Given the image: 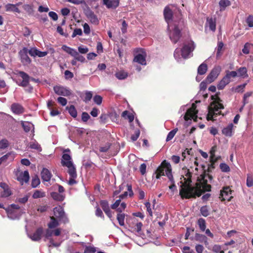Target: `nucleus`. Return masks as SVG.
Masks as SVG:
<instances>
[{
	"mask_svg": "<svg viewBox=\"0 0 253 253\" xmlns=\"http://www.w3.org/2000/svg\"><path fill=\"white\" fill-rule=\"evenodd\" d=\"M207 65L204 63L201 64L198 68V74L199 75H204L207 71Z\"/></svg>",
	"mask_w": 253,
	"mask_h": 253,
	"instance_id": "33",
	"label": "nucleus"
},
{
	"mask_svg": "<svg viewBox=\"0 0 253 253\" xmlns=\"http://www.w3.org/2000/svg\"><path fill=\"white\" fill-rule=\"evenodd\" d=\"M59 223L58 221L54 217H51V221L48 224L49 228L52 229L58 226Z\"/></svg>",
	"mask_w": 253,
	"mask_h": 253,
	"instance_id": "43",
	"label": "nucleus"
},
{
	"mask_svg": "<svg viewBox=\"0 0 253 253\" xmlns=\"http://www.w3.org/2000/svg\"><path fill=\"white\" fill-rule=\"evenodd\" d=\"M96 249L94 247H86L84 251V253H95Z\"/></svg>",
	"mask_w": 253,
	"mask_h": 253,
	"instance_id": "60",
	"label": "nucleus"
},
{
	"mask_svg": "<svg viewBox=\"0 0 253 253\" xmlns=\"http://www.w3.org/2000/svg\"><path fill=\"white\" fill-rule=\"evenodd\" d=\"M116 77L120 80L126 79L128 76V73L125 71H119L116 73Z\"/></svg>",
	"mask_w": 253,
	"mask_h": 253,
	"instance_id": "32",
	"label": "nucleus"
},
{
	"mask_svg": "<svg viewBox=\"0 0 253 253\" xmlns=\"http://www.w3.org/2000/svg\"><path fill=\"white\" fill-rule=\"evenodd\" d=\"M206 26H208L212 32H214L216 29V22L215 19L212 18H208Z\"/></svg>",
	"mask_w": 253,
	"mask_h": 253,
	"instance_id": "24",
	"label": "nucleus"
},
{
	"mask_svg": "<svg viewBox=\"0 0 253 253\" xmlns=\"http://www.w3.org/2000/svg\"><path fill=\"white\" fill-rule=\"evenodd\" d=\"M195 48L194 43L190 41L183 44L182 48L175 49L174 52V57L178 62H182V58L186 59L193 56L192 52Z\"/></svg>",
	"mask_w": 253,
	"mask_h": 253,
	"instance_id": "3",
	"label": "nucleus"
},
{
	"mask_svg": "<svg viewBox=\"0 0 253 253\" xmlns=\"http://www.w3.org/2000/svg\"><path fill=\"white\" fill-rule=\"evenodd\" d=\"M53 212L54 216L62 220L64 222L67 221V218L65 216L63 209L61 206H58L54 208Z\"/></svg>",
	"mask_w": 253,
	"mask_h": 253,
	"instance_id": "11",
	"label": "nucleus"
},
{
	"mask_svg": "<svg viewBox=\"0 0 253 253\" xmlns=\"http://www.w3.org/2000/svg\"><path fill=\"white\" fill-rule=\"evenodd\" d=\"M157 171H160V174L167 176L168 178L169 175H172L171 165L166 161L162 163L161 166L157 168Z\"/></svg>",
	"mask_w": 253,
	"mask_h": 253,
	"instance_id": "8",
	"label": "nucleus"
},
{
	"mask_svg": "<svg viewBox=\"0 0 253 253\" xmlns=\"http://www.w3.org/2000/svg\"><path fill=\"white\" fill-rule=\"evenodd\" d=\"M111 144L110 143H106L104 146L100 147L99 150L101 152H107L110 148Z\"/></svg>",
	"mask_w": 253,
	"mask_h": 253,
	"instance_id": "59",
	"label": "nucleus"
},
{
	"mask_svg": "<svg viewBox=\"0 0 253 253\" xmlns=\"http://www.w3.org/2000/svg\"><path fill=\"white\" fill-rule=\"evenodd\" d=\"M51 197L55 200L62 201L64 199V196L62 194L58 193L56 192L51 193Z\"/></svg>",
	"mask_w": 253,
	"mask_h": 253,
	"instance_id": "34",
	"label": "nucleus"
},
{
	"mask_svg": "<svg viewBox=\"0 0 253 253\" xmlns=\"http://www.w3.org/2000/svg\"><path fill=\"white\" fill-rule=\"evenodd\" d=\"M146 53L142 48H137L135 50L133 61L142 65H146Z\"/></svg>",
	"mask_w": 253,
	"mask_h": 253,
	"instance_id": "7",
	"label": "nucleus"
},
{
	"mask_svg": "<svg viewBox=\"0 0 253 253\" xmlns=\"http://www.w3.org/2000/svg\"><path fill=\"white\" fill-rule=\"evenodd\" d=\"M85 14L91 23L94 25H98L99 24V20L93 11L88 9L85 12Z\"/></svg>",
	"mask_w": 253,
	"mask_h": 253,
	"instance_id": "18",
	"label": "nucleus"
},
{
	"mask_svg": "<svg viewBox=\"0 0 253 253\" xmlns=\"http://www.w3.org/2000/svg\"><path fill=\"white\" fill-rule=\"evenodd\" d=\"M100 205L104 211L105 212L110 210L108 202L105 200L100 201Z\"/></svg>",
	"mask_w": 253,
	"mask_h": 253,
	"instance_id": "45",
	"label": "nucleus"
},
{
	"mask_svg": "<svg viewBox=\"0 0 253 253\" xmlns=\"http://www.w3.org/2000/svg\"><path fill=\"white\" fill-rule=\"evenodd\" d=\"M219 167L222 172H227L230 170L229 167L225 163H221Z\"/></svg>",
	"mask_w": 253,
	"mask_h": 253,
	"instance_id": "53",
	"label": "nucleus"
},
{
	"mask_svg": "<svg viewBox=\"0 0 253 253\" xmlns=\"http://www.w3.org/2000/svg\"><path fill=\"white\" fill-rule=\"evenodd\" d=\"M6 211L8 218L11 220L18 219L21 215L19 213L11 209H6Z\"/></svg>",
	"mask_w": 253,
	"mask_h": 253,
	"instance_id": "23",
	"label": "nucleus"
},
{
	"mask_svg": "<svg viewBox=\"0 0 253 253\" xmlns=\"http://www.w3.org/2000/svg\"><path fill=\"white\" fill-rule=\"evenodd\" d=\"M221 71L219 66L214 67L206 78V82L209 84L213 82L218 76Z\"/></svg>",
	"mask_w": 253,
	"mask_h": 253,
	"instance_id": "10",
	"label": "nucleus"
},
{
	"mask_svg": "<svg viewBox=\"0 0 253 253\" xmlns=\"http://www.w3.org/2000/svg\"><path fill=\"white\" fill-rule=\"evenodd\" d=\"M40 184V180L37 175L34 176L32 180L31 186L33 188H36Z\"/></svg>",
	"mask_w": 253,
	"mask_h": 253,
	"instance_id": "44",
	"label": "nucleus"
},
{
	"mask_svg": "<svg viewBox=\"0 0 253 253\" xmlns=\"http://www.w3.org/2000/svg\"><path fill=\"white\" fill-rule=\"evenodd\" d=\"M198 224L201 231H204L206 230V221L204 218H199L198 220Z\"/></svg>",
	"mask_w": 253,
	"mask_h": 253,
	"instance_id": "41",
	"label": "nucleus"
},
{
	"mask_svg": "<svg viewBox=\"0 0 253 253\" xmlns=\"http://www.w3.org/2000/svg\"><path fill=\"white\" fill-rule=\"evenodd\" d=\"M223 47V43L222 42H218L217 46L216 48V56L217 57H219L221 55L220 51Z\"/></svg>",
	"mask_w": 253,
	"mask_h": 253,
	"instance_id": "54",
	"label": "nucleus"
},
{
	"mask_svg": "<svg viewBox=\"0 0 253 253\" xmlns=\"http://www.w3.org/2000/svg\"><path fill=\"white\" fill-rule=\"evenodd\" d=\"M193 165L194 166H191L189 169L185 166L183 167L182 169L184 175H182L180 178V182L182 184L179 191V195L183 199L195 198L196 196L200 197L202 193L210 191L211 189V185L207 183L204 177H202L201 179L198 177L199 181L196 183V186H192L191 184L192 173L198 174V163L196 159L194 162Z\"/></svg>",
	"mask_w": 253,
	"mask_h": 253,
	"instance_id": "1",
	"label": "nucleus"
},
{
	"mask_svg": "<svg viewBox=\"0 0 253 253\" xmlns=\"http://www.w3.org/2000/svg\"><path fill=\"white\" fill-rule=\"evenodd\" d=\"M103 3L107 8L115 9L118 6L119 0H103Z\"/></svg>",
	"mask_w": 253,
	"mask_h": 253,
	"instance_id": "22",
	"label": "nucleus"
},
{
	"mask_svg": "<svg viewBox=\"0 0 253 253\" xmlns=\"http://www.w3.org/2000/svg\"><path fill=\"white\" fill-rule=\"evenodd\" d=\"M20 4V3L16 4L8 3L5 5V10L6 11H11L17 13H20V11L17 7V6Z\"/></svg>",
	"mask_w": 253,
	"mask_h": 253,
	"instance_id": "26",
	"label": "nucleus"
},
{
	"mask_svg": "<svg viewBox=\"0 0 253 253\" xmlns=\"http://www.w3.org/2000/svg\"><path fill=\"white\" fill-rule=\"evenodd\" d=\"M29 174L27 170L21 172L17 177V179L22 184L23 182L27 183L29 180Z\"/></svg>",
	"mask_w": 253,
	"mask_h": 253,
	"instance_id": "20",
	"label": "nucleus"
},
{
	"mask_svg": "<svg viewBox=\"0 0 253 253\" xmlns=\"http://www.w3.org/2000/svg\"><path fill=\"white\" fill-rule=\"evenodd\" d=\"M11 109L12 112L16 114H22L24 111L22 106L18 103L13 104L11 105Z\"/></svg>",
	"mask_w": 253,
	"mask_h": 253,
	"instance_id": "25",
	"label": "nucleus"
},
{
	"mask_svg": "<svg viewBox=\"0 0 253 253\" xmlns=\"http://www.w3.org/2000/svg\"><path fill=\"white\" fill-rule=\"evenodd\" d=\"M122 116L125 119H127L129 122H132L134 120V116L127 111H125L122 113Z\"/></svg>",
	"mask_w": 253,
	"mask_h": 253,
	"instance_id": "38",
	"label": "nucleus"
},
{
	"mask_svg": "<svg viewBox=\"0 0 253 253\" xmlns=\"http://www.w3.org/2000/svg\"><path fill=\"white\" fill-rule=\"evenodd\" d=\"M200 212L201 214L205 217L208 216L210 214L208 208L206 206H203L201 208Z\"/></svg>",
	"mask_w": 253,
	"mask_h": 253,
	"instance_id": "48",
	"label": "nucleus"
},
{
	"mask_svg": "<svg viewBox=\"0 0 253 253\" xmlns=\"http://www.w3.org/2000/svg\"><path fill=\"white\" fill-rule=\"evenodd\" d=\"M169 181L170 182V185L169 186V189L171 191H174L176 188V185L175 184V181H174V179L173 178V175H169Z\"/></svg>",
	"mask_w": 253,
	"mask_h": 253,
	"instance_id": "42",
	"label": "nucleus"
},
{
	"mask_svg": "<svg viewBox=\"0 0 253 253\" xmlns=\"http://www.w3.org/2000/svg\"><path fill=\"white\" fill-rule=\"evenodd\" d=\"M234 132V125L232 123L223 127L222 130V134L227 137H231L233 135Z\"/></svg>",
	"mask_w": 253,
	"mask_h": 253,
	"instance_id": "19",
	"label": "nucleus"
},
{
	"mask_svg": "<svg viewBox=\"0 0 253 253\" xmlns=\"http://www.w3.org/2000/svg\"><path fill=\"white\" fill-rule=\"evenodd\" d=\"M67 109L70 115L73 118H75L77 116V112L74 105H71L69 107H67Z\"/></svg>",
	"mask_w": 253,
	"mask_h": 253,
	"instance_id": "37",
	"label": "nucleus"
},
{
	"mask_svg": "<svg viewBox=\"0 0 253 253\" xmlns=\"http://www.w3.org/2000/svg\"><path fill=\"white\" fill-rule=\"evenodd\" d=\"M247 84H240L238 85L235 87H233L232 88V90H234L236 92H242L244 91V89L246 85Z\"/></svg>",
	"mask_w": 253,
	"mask_h": 253,
	"instance_id": "47",
	"label": "nucleus"
},
{
	"mask_svg": "<svg viewBox=\"0 0 253 253\" xmlns=\"http://www.w3.org/2000/svg\"><path fill=\"white\" fill-rule=\"evenodd\" d=\"M237 72L236 71H226V74L225 75V77H227L228 79H229L231 80V78H235L237 77Z\"/></svg>",
	"mask_w": 253,
	"mask_h": 253,
	"instance_id": "50",
	"label": "nucleus"
},
{
	"mask_svg": "<svg viewBox=\"0 0 253 253\" xmlns=\"http://www.w3.org/2000/svg\"><path fill=\"white\" fill-rule=\"evenodd\" d=\"M230 81L231 80L228 79L227 77L224 76L217 85V88L219 90L223 89Z\"/></svg>",
	"mask_w": 253,
	"mask_h": 253,
	"instance_id": "28",
	"label": "nucleus"
},
{
	"mask_svg": "<svg viewBox=\"0 0 253 253\" xmlns=\"http://www.w3.org/2000/svg\"><path fill=\"white\" fill-rule=\"evenodd\" d=\"M9 146L8 141L6 139H2L0 141V149H4Z\"/></svg>",
	"mask_w": 253,
	"mask_h": 253,
	"instance_id": "57",
	"label": "nucleus"
},
{
	"mask_svg": "<svg viewBox=\"0 0 253 253\" xmlns=\"http://www.w3.org/2000/svg\"><path fill=\"white\" fill-rule=\"evenodd\" d=\"M177 130H178L177 128H175V129L172 130L171 131H170V132H169L167 135V137L166 138V141H169L170 140H171L173 138L174 135H175Z\"/></svg>",
	"mask_w": 253,
	"mask_h": 253,
	"instance_id": "46",
	"label": "nucleus"
},
{
	"mask_svg": "<svg viewBox=\"0 0 253 253\" xmlns=\"http://www.w3.org/2000/svg\"><path fill=\"white\" fill-rule=\"evenodd\" d=\"M66 152H70V150L67 149L64 151V153L62 155V159L61 162L62 166L68 168V172L70 177H77V174L76 170L75 167L72 161V158L70 154L65 153Z\"/></svg>",
	"mask_w": 253,
	"mask_h": 253,
	"instance_id": "4",
	"label": "nucleus"
},
{
	"mask_svg": "<svg viewBox=\"0 0 253 253\" xmlns=\"http://www.w3.org/2000/svg\"><path fill=\"white\" fill-rule=\"evenodd\" d=\"M253 46L252 44L249 43H246L242 49V52L246 54H249L250 53V50L251 47Z\"/></svg>",
	"mask_w": 253,
	"mask_h": 253,
	"instance_id": "51",
	"label": "nucleus"
},
{
	"mask_svg": "<svg viewBox=\"0 0 253 253\" xmlns=\"http://www.w3.org/2000/svg\"><path fill=\"white\" fill-rule=\"evenodd\" d=\"M46 196L45 192L42 189L36 190L34 191L32 195L33 199H38L44 198Z\"/></svg>",
	"mask_w": 253,
	"mask_h": 253,
	"instance_id": "30",
	"label": "nucleus"
},
{
	"mask_svg": "<svg viewBox=\"0 0 253 253\" xmlns=\"http://www.w3.org/2000/svg\"><path fill=\"white\" fill-rule=\"evenodd\" d=\"M212 251L216 253H224V252L221 250V246L219 245H215L212 247Z\"/></svg>",
	"mask_w": 253,
	"mask_h": 253,
	"instance_id": "55",
	"label": "nucleus"
},
{
	"mask_svg": "<svg viewBox=\"0 0 253 253\" xmlns=\"http://www.w3.org/2000/svg\"><path fill=\"white\" fill-rule=\"evenodd\" d=\"M41 176L43 181L49 182L51 179L52 174L48 169L43 168L41 171Z\"/></svg>",
	"mask_w": 253,
	"mask_h": 253,
	"instance_id": "21",
	"label": "nucleus"
},
{
	"mask_svg": "<svg viewBox=\"0 0 253 253\" xmlns=\"http://www.w3.org/2000/svg\"><path fill=\"white\" fill-rule=\"evenodd\" d=\"M53 90L58 95L68 96L71 94V90L67 87L56 85L53 87Z\"/></svg>",
	"mask_w": 253,
	"mask_h": 253,
	"instance_id": "12",
	"label": "nucleus"
},
{
	"mask_svg": "<svg viewBox=\"0 0 253 253\" xmlns=\"http://www.w3.org/2000/svg\"><path fill=\"white\" fill-rule=\"evenodd\" d=\"M247 70L245 67H241L237 71V76L245 78L248 76Z\"/></svg>",
	"mask_w": 253,
	"mask_h": 253,
	"instance_id": "39",
	"label": "nucleus"
},
{
	"mask_svg": "<svg viewBox=\"0 0 253 253\" xmlns=\"http://www.w3.org/2000/svg\"><path fill=\"white\" fill-rule=\"evenodd\" d=\"M92 97V93L91 91H87L85 93V97H84V101L85 102H87L91 100Z\"/></svg>",
	"mask_w": 253,
	"mask_h": 253,
	"instance_id": "58",
	"label": "nucleus"
},
{
	"mask_svg": "<svg viewBox=\"0 0 253 253\" xmlns=\"http://www.w3.org/2000/svg\"><path fill=\"white\" fill-rule=\"evenodd\" d=\"M52 235H53V230H51L50 228L46 229L44 235V240L45 241L46 240H49L48 244L49 247L51 246L59 247L60 244L54 242L53 240L51 238Z\"/></svg>",
	"mask_w": 253,
	"mask_h": 253,
	"instance_id": "13",
	"label": "nucleus"
},
{
	"mask_svg": "<svg viewBox=\"0 0 253 253\" xmlns=\"http://www.w3.org/2000/svg\"><path fill=\"white\" fill-rule=\"evenodd\" d=\"M57 101L59 104H60L63 106H65L67 103V99L62 97H59L57 98Z\"/></svg>",
	"mask_w": 253,
	"mask_h": 253,
	"instance_id": "63",
	"label": "nucleus"
},
{
	"mask_svg": "<svg viewBox=\"0 0 253 253\" xmlns=\"http://www.w3.org/2000/svg\"><path fill=\"white\" fill-rule=\"evenodd\" d=\"M21 62L24 64H30L31 60L28 55V49L24 47L22 50H20L19 52Z\"/></svg>",
	"mask_w": 253,
	"mask_h": 253,
	"instance_id": "15",
	"label": "nucleus"
},
{
	"mask_svg": "<svg viewBox=\"0 0 253 253\" xmlns=\"http://www.w3.org/2000/svg\"><path fill=\"white\" fill-rule=\"evenodd\" d=\"M125 214L124 213H119L117 214V219L120 226L125 225Z\"/></svg>",
	"mask_w": 253,
	"mask_h": 253,
	"instance_id": "40",
	"label": "nucleus"
},
{
	"mask_svg": "<svg viewBox=\"0 0 253 253\" xmlns=\"http://www.w3.org/2000/svg\"><path fill=\"white\" fill-rule=\"evenodd\" d=\"M83 34V32L81 29L77 28L75 29L72 34V37L74 38L76 36H82Z\"/></svg>",
	"mask_w": 253,
	"mask_h": 253,
	"instance_id": "62",
	"label": "nucleus"
},
{
	"mask_svg": "<svg viewBox=\"0 0 253 253\" xmlns=\"http://www.w3.org/2000/svg\"><path fill=\"white\" fill-rule=\"evenodd\" d=\"M197 106L195 103H193L191 107L187 108V105L182 106L179 110V113H182L186 110V112L184 115V119L186 121H191L196 122L197 119V113L198 111L196 109Z\"/></svg>",
	"mask_w": 253,
	"mask_h": 253,
	"instance_id": "6",
	"label": "nucleus"
},
{
	"mask_svg": "<svg viewBox=\"0 0 253 253\" xmlns=\"http://www.w3.org/2000/svg\"><path fill=\"white\" fill-rule=\"evenodd\" d=\"M62 48L63 50H64L65 51L67 52L68 53L70 54L72 56H74V55H77V50L72 48L70 47H68L65 45H64L62 46Z\"/></svg>",
	"mask_w": 253,
	"mask_h": 253,
	"instance_id": "35",
	"label": "nucleus"
},
{
	"mask_svg": "<svg viewBox=\"0 0 253 253\" xmlns=\"http://www.w3.org/2000/svg\"><path fill=\"white\" fill-rule=\"evenodd\" d=\"M246 22L249 27L253 28V16L250 15L247 18Z\"/></svg>",
	"mask_w": 253,
	"mask_h": 253,
	"instance_id": "64",
	"label": "nucleus"
},
{
	"mask_svg": "<svg viewBox=\"0 0 253 253\" xmlns=\"http://www.w3.org/2000/svg\"><path fill=\"white\" fill-rule=\"evenodd\" d=\"M164 15L166 21L168 24V32L169 37L172 42L176 43L181 37L180 28L183 24V20L180 19L178 21H173L172 12L168 6H166L164 10Z\"/></svg>",
	"mask_w": 253,
	"mask_h": 253,
	"instance_id": "2",
	"label": "nucleus"
},
{
	"mask_svg": "<svg viewBox=\"0 0 253 253\" xmlns=\"http://www.w3.org/2000/svg\"><path fill=\"white\" fill-rule=\"evenodd\" d=\"M94 102L98 105H101L102 102V97L99 95H96L93 97Z\"/></svg>",
	"mask_w": 253,
	"mask_h": 253,
	"instance_id": "56",
	"label": "nucleus"
},
{
	"mask_svg": "<svg viewBox=\"0 0 253 253\" xmlns=\"http://www.w3.org/2000/svg\"><path fill=\"white\" fill-rule=\"evenodd\" d=\"M20 76L22 78V81L18 84V85L22 87H26L29 84L30 77L23 71H19L18 73Z\"/></svg>",
	"mask_w": 253,
	"mask_h": 253,
	"instance_id": "16",
	"label": "nucleus"
},
{
	"mask_svg": "<svg viewBox=\"0 0 253 253\" xmlns=\"http://www.w3.org/2000/svg\"><path fill=\"white\" fill-rule=\"evenodd\" d=\"M140 135V130L139 129L135 130L134 134H132L131 136V139L133 141H136L139 137Z\"/></svg>",
	"mask_w": 253,
	"mask_h": 253,
	"instance_id": "61",
	"label": "nucleus"
},
{
	"mask_svg": "<svg viewBox=\"0 0 253 253\" xmlns=\"http://www.w3.org/2000/svg\"><path fill=\"white\" fill-rule=\"evenodd\" d=\"M30 147L32 149H36L39 151H41L42 150V148L40 145L36 142H30Z\"/></svg>",
	"mask_w": 253,
	"mask_h": 253,
	"instance_id": "52",
	"label": "nucleus"
},
{
	"mask_svg": "<svg viewBox=\"0 0 253 253\" xmlns=\"http://www.w3.org/2000/svg\"><path fill=\"white\" fill-rule=\"evenodd\" d=\"M195 239L201 243H204L206 245L209 244L207 237L202 234L196 233L195 236Z\"/></svg>",
	"mask_w": 253,
	"mask_h": 253,
	"instance_id": "29",
	"label": "nucleus"
},
{
	"mask_svg": "<svg viewBox=\"0 0 253 253\" xmlns=\"http://www.w3.org/2000/svg\"><path fill=\"white\" fill-rule=\"evenodd\" d=\"M231 2L229 0H220L219 2L220 10H224L227 6H229Z\"/></svg>",
	"mask_w": 253,
	"mask_h": 253,
	"instance_id": "36",
	"label": "nucleus"
},
{
	"mask_svg": "<svg viewBox=\"0 0 253 253\" xmlns=\"http://www.w3.org/2000/svg\"><path fill=\"white\" fill-rule=\"evenodd\" d=\"M0 197L5 198L11 195V190L6 184L0 182Z\"/></svg>",
	"mask_w": 253,
	"mask_h": 253,
	"instance_id": "14",
	"label": "nucleus"
},
{
	"mask_svg": "<svg viewBox=\"0 0 253 253\" xmlns=\"http://www.w3.org/2000/svg\"><path fill=\"white\" fill-rule=\"evenodd\" d=\"M216 149H217L216 146H215V145L211 147V148L210 150V161H211V162L212 163H215L218 160V159L220 158V157L216 158L215 156V153L216 151Z\"/></svg>",
	"mask_w": 253,
	"mask_h": 253,
	"instance_id": "27",
	"label": "nucleus"
},
{
	"mask_svg": "<svg viewBox=\"0 0 253 253\" xmlns=\"http://www.w3.org/2000/svg\"><path fill=\"white\" fill-rule=\"evenodd\" d=\"M219 98L217 100L212 102L208 107V113L207 119L208 121L214 120L215 118L220 114V110L224 108V106L221 104Z\"/></svg>",
	"mask_w": 253,
	"mask_h": 253,
	"instance_id": "5",
	"label": "nucleus"
},
{
	"mask_svg": "<svg viewBox=\"0 0 253 253\" xmlns=\"http://www.w3.org/2000/svg\"><path fill=\"white\" fill-rule=\"evenodd\" d=\"M142 223L140 222H137L136 224L133 227V230L134 231L137 232L138 234H140L141 228L142 227Z\"/></svg>",
	"mask_w": 253,
	"mask_h": 253,
	"instance_id": "49",
	"label": "nucleus"
},
{
	"mask_svg": "<svg viewBox=\"0 0 253 253\" xmlns=\"http://www.w3.org/2000/svg\"><path fill=\"white\" fill-rule=\"evenodd\" d=\"M43 234V229L42 227L38 228L36 231L32 234H28V237L34 241H38L41 240Z\"/></svg>",
	"mask_w": 253,
	"mask_h": 253,
	"instance_id": "17",
	"label": "nucleus"
},
{
	"mask_svg": "<svg viewBox=\"0 0 253 253\" xmlns=\"http://www.w3.org/2000/svg\"><path fill=\"white\" fill-rule=\"evenodd\" d=\"M233 198L232 191L229 186L224 187L221 190L219 198L221 201H229Z\"/></svg>",
	"mask_w": 253,
	"mask_h": 253,
	"instance_id": "9",
	"label": "nucleus"
},
{
	"mask_svg": "<svg viewBox=\"0 0 253 253\" xmlns=\"http://www.w3.org/2000/svg\"><path fill=\"white\" fill-rule=\"evenodd\" d=\"M21 125L26 132H29L31 129H34V125L29 122L21 121Z\"/></svg>",
	"mask_w": 253,
	"mask_h": 253,
	"instance_id": "31",
	"label": "nucleus"
}]
</instances>
